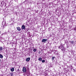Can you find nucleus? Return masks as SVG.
Returning <instances> with one entry per match:
<instances>
[{
    "mask_svg": "<svg viewBox=\"0 0 76 76\" xmlns=\"http://www.w3.org/2000/svg\"><path fill=\"white\" fill-rule=\"evenodd\" d=\"M1 59H0V61H1Z\"/></svg>",
    "mask_w": 76,
    "mask_h": 76,
    "instance_id": "18",
    "label": "nucleus"
},
{
    "mask_svg": "<svg viewBox=\"0 0 76 76\" xmlns=\"http://www.w3.org/2000/svg\"><path fill=\"white\" fill-rule=\"evenodd\" d=\"M4 24H5V23H4Z\"/></svg>",
    "mask_w": 76,
    "mask_h": 76,
    "instance_id": "22",
    "label": "nucleus"
},
{
    "mask_svg": "<svg viewBox=\"0 0 76 76\" xmlns=\"http://www.w3.org/2000/svg\"><path fill=\"white\" fill-rule=\"evenodd\" d=\"M63 49L62 50V51H63Z\"/></svg>",
    "mask_w": 76,
    "mask_h": 76,
    "instance_id": "20",
    "label": "nucleus"
},
{
    "mask_svg": "<svg viewBox=\"0 0 76 76\" xmlns=\"http://www.w3.org/2000/svg\"><path fill=\"white\" fill-rule=\"evenodd\" d=\"M17 29L18 31H20V30H21V29H20V28L19 27H17Z\"/></svg>",
    "mask_w": 76,
    "mask_h": 76,
    "instance_id": "4",
    "label": "nucleus"
},
{
    "mask_svg": "<svg viewBox=\"0 0 76 76\" xmlns=\"http://www.w3.org/2000/svg\"><path fill=\"white\" fill-rule=\"evenodd\" d=\"M3 4V2H2L1 3V4Z\"/></svg>",
    "mask_w": 76,
    "mask_h": 76,
    "instance_id": "17",
    "label": "nucleus"
},
{
    "mask_svg": "<svg viewBox=\"0 0 76 76\" xmlns=\"http://www.w3.org/2000/svg\"><path fill=\"white\" fill-rule=\"evenodd\" d=\"M62 47H63V46H62V45H60V46L58 48H59L61 49Z\"/></svg>",
    "mask_w": 76,
    "mask_h": 76,
    "instance_id": "10",
    "label": "nucleus"
},
{
    "mask_svg": "<svg viewBox=\"0 0 76 76\" xmlns=\"http://www.w3.org/2000/svg\"><path fill=\"white\" fill-rule=\"evenodd\" d=\"M17 71H18V72H20V70H19V69H18L17 70Z\"/></svg>",
    "mask_w": 76,
    "mask_h": 76,
    "instance_id": "15",
    "label": "nucleus"
},
{
    "mask_svg": "<svg viewBox=\"0 0 76 76\" xmlns=\"http://www.w3.org/2000/svg\"><path fill=\"white\" fill-rule=\"evenodd\" d=\"M55 56H53L52 57V59L53 60H54V58H55Z\"/></svg>",
    "mask_w": 76,
    "mask_h": 76,
    "instance_id": "11",
    "label": "nucleus"
},
{
    "mask_svg": "<svg viewBox=\"0 0 76 76\" xmlns=\"http://www.w3.org/2000/svg\"><path fill=\"white\" fill-rule=\"evenodd\" d=\"M47 41V39H43L42 40V42H46Z\"/></svg>",
    "mask_w": 76,
    "mask_h": 76,
    "instance_id": "2",
    "label": "nucleus"
},
{
    "mask_svg": "<svg viewBox=\"0 0 76 76\" xmlns=\"http://www.w3.org/2000/svg\"><path fill=\"white\" fill-rule=\"evenodd\" d=\"M10 70L12 72H13L14 70H15V69H14V68L13 67L12 68H11L10 69Z\"/></svg>",
    "mask_w": 76,
    "mask_h": 76,
    "instance_id": "6",
    "label": "nucleus"
},
{
    "mask_svg": "<svg viewBox=\"0 0 76 76\" xmlns=\"http://www.w3.org/2000/svg\"><path fill=\"white\" fill-rule=\"evenodd\" d=\"M30 58H28L26 59V61H29L30 60Z\"/></svg>",
    "mask_w": 76,
    "mask_h": 76,
    "instance_id": "5",
    "label": "nucleus"
},
{
    "mask_svg": "<svg viewBox=\"0 0 76 76\" xmlns=\"http://www.w3.org/2000/svg\"><path fill=\"white\" fill-rule=\"evenodd\" d=\"M21 29H25V26L24 25H23L21 27Z\"/></svg>",
    "mask_w": 76,
    "mask_h": 76,
    "instance_id": "3",
    "label": "nucleus"
},
{
    "mask_svg": "<svg viewBox=\"0 0 76 76\" xmlns=\"http://www.w3.org/2000/svg\"><path fill=\"white\" fill-rule=\"evenodd\" d=\"M10 75H11V76H13V73L12 72L11 73Z\"/></svg>",
    "mask_w": 76,
    "mask_h": 76,
    "instance_id": "13",
    "label": "nucleus"
},
{
    "mask_svg": "<svg viewBox=\"0 0 76 76\" xmlns=\"http://www.w3.org/2000/svg\"><path fill=\"white\" fill-rule=\"evenodd\" d=\"M3 58V56L1 54H0V58Z\"/></svg>",
    "mask_w": 76,
    "mask_h": 76,
    "instance_id": "8",
    "label": "nucleus"
},
{
    "mask_svg": "<svg viewBox=\"0 0 76 76\" xmlns=\"http://www.w3.org/2000/svg\"><path fill=\"white\" fill-rule=\"evenodd\" d=\"M1 33H0V34Z\"/></svg>",
    "mask_w": 76,
    "mask_h": 76,
    "instance_id": "21",
    "label": "nucleus"
},
{
    "mask_svg": "<svg viewBox=\"0 0 76 76\" xmlns=\"http://www.w3.org/2000/svg\"><path fill=\"white\" fill-rule=\"evenodd\" d=\"M62 63H64V62H62Z\"/></svg>",
    "mask_w": 76,
    "mask_h": 76,
    "instance_id": "19",
    "label": "nucleus"
},
{
    "mask_svg": "<svg viewBox=\"0 0 76 76\" xmlns=\"http://www.w3.org/2000/svg\"><path fill=\"white\" fill-rule=\"evenodd\" d=\"M3 49V47H0V51H2Z\"/></svg>",
    "mask_w": 76,
    "mask_h": 76,
    "instance_id": "7",
    "label": "nucleus"
},
{
    "mask_svg": "<svg viewBox=\"0 0 76 76\" xmlns=\"http://www.w3.org/2000/svg\"><path fill=\"white\" fill-rule=\"evenodd\" d=\"M33 51L34 52H35L37 51V49H34L33 50Z\"/></svg>",
    "mask_w": 76,
    "mask_h": 76,
    "instance_id": "14",
    "label": "nucleus"
},
{
    "mask_svg": "<svg viewBox=\"0 0 76 76\" xmlns=\"http://www.w3.org/2000/svg\"><path fill=\"white\" fill-rule=\"evenodd\" d=\"M22 70L23 72H26V68L25 67H23Z\"/></svg>",
    "mask_w": 76,
    "mask_h": 76,
    "instance_id": "1",
    "label": "nucleus"
},
{
    "mask_svg": "<svg viewBox=\"0 0 76 76\" xmlns=\"http://www.w3.org/2000/svg\"><path fill=\"white\" fill-rule=\"evenodd\" d=\"M38 60L39 61H42V58H40L38 59Z\"/></svg>",
    "mask_w": 76,
    "mask_h": 76,
    "instance_id": "9",
    "label": "nucleus"
},
{
    "mask_svg": "<svg viewBox=\"0 0 76 76\" xmlns=\"http://www.w3.org/2000/svg\"><path fill=\"white\" fill-rule=\"evenodd\" d=\"M40 53H41V52L39 51V54H40Z\"/></svg>",
    "mask_w": 76,
    "mask_h": 76,
    "instance_id": "16",
    "label": "nucleus"
},
{
    "mask_svg": "<svg viewBox=\"0 0 76 76\" xmlns=\"http://www.w3.org/2000/svg\"><path fill=\"white\" fill-rule=\"evenodd\" d=\"M45 60H42V63H44V62H45Z\"/></svg>",
    "mask_w": 76,
    "mask_h": 76,
    "instance_id": "12",
    "label": "nucleus"
}]
</instances>
